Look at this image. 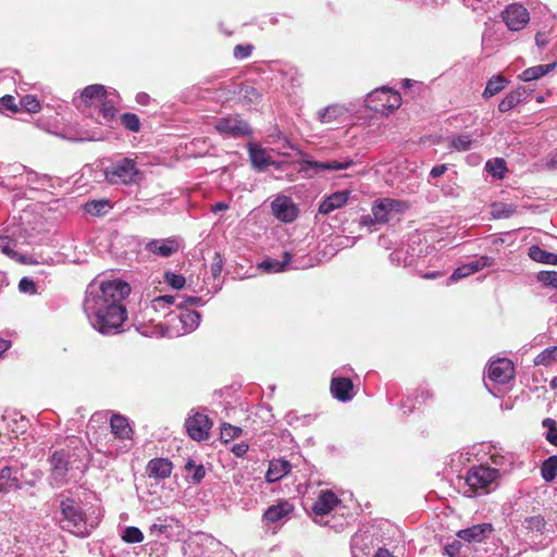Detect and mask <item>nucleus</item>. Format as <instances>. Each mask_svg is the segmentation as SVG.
Instances as JSON below:
<instances>
[{
  "mask_svg": "<svg viewBox=\"0 0 557 557\" xmlns=\"http://www.w3.org/2000/svg\"><path fill=\"white\" fill-rule=\"evenodd\" d=\"M131 290V285L121 278L92 280L86 287L83 305L90 325L103 335L119 333L127 319L123 301Z\"/></svg>",
  "mask_w": 557,
  "mask_h": 557,
  "instance_id": "nucleus-1",
  "label": "nucleus"
},
{
  "mask_svg": "<svg viewBox=\"0 0 557 557\" xmlns=\"http://www.w3.org/2000/svg\"><path fill=\"white\" fill-rule=\"evenodd\" d=\"M57 500L61 515L59 518L61 528L76 536L87 537L96 524L88 521L82 500L74 497L70 491L60 493Z\"/></svg>",
  "mask_w": 557,
  "mask_h": 557,
  "instance_id": "nucleus-2",
  "label": "nucleus"
},
{
  "mask_svg": "<svg viewBox=\"0 0 557 557\" xmlns=\"http://www.w3.org/2000/svg\"><path fill=\"white\" fill-rule=\"evenodd\" d=\"M106 181L111 185H135L143 178V173L134 159L124 157L113 160L103 170Z\"/></svg>",
  "mask_w": 557,
  "mask_h": 557,
  "instance_id": "nucleus-3",
  "label": "nucleus"
},
{
  "mask_svg": "<svg viewBox=\"0 0 557 557\" xmlns=\"http://www.w3.org/2000/svg\"><path fill=\"white\" fill-rule=\"evenodd\" d=\"M364 106L374 113L388 115L401 106V96L397 90L382 86L367 95Z\"/></svg>",
  "mask_w": 557,
  "mask_h": 557,
  "instance_id": "nucleus-4",
  "label": "nucleus"
},
{
  "mask_svg": "<svg viewBox=\"0 0 557 557\" xmlns=\"http://www.w3.org/2000/svg\"><path fill=\"white\" fill-rule=\"evenodd\" d=\"M170 327L162 333L164 336H182L196 331L200 324L201 314L194 309L176 308L169 314Z\"/></svg>",
  "mask_w": 557,
  "mask_h": 557,
  "instance_id": "nucleus-5",
  "label": "nucleus"
},
{
  "mask_svg": "<svg viewBox=\"0 0 557 557\" xmlns=\"http://www.w3.org/2000/svg\"><path fill=\"white\" fill-rule=\"evenodd\" d=\"M499 469L484 465L472 466L465 476V483L468 486L465 494L472 497L479 490L487 488L499 478Z\"/></svg>",
  "mask_w": 557,
  "mask_h": 557,
  "instance_id": "nucleus-6",
  "label": "nucleus"
},
{
  "mask_svg": "<svg viewBox=\"0 0 557 557\" xmlns=\"http://www.w3.org/2000/svg\"><path fill=\"white\" fill-rule=\"evenodd\" d=\"M190 557H224L227 548L212 535L199 533L188 543Z\"/></svg>",
  "mask_w": 557,
  "mask_h": 557,
  "instance_id": "nucleus-7",
  "label": "nucleus"
},
{
  "mask_svg": "<svg viewBox=\"0 0 557 557\" xmlns=\"http://www.w3.org/2000/svg\"><path fill=\"white\" fill-rule=\"evenodd\" d=\"M515 377L513 363L508 358H498L490 363L487 368V380L484 381L486 388L497 397V393L492 389L494 385H505Z\"/></svg>",
  "mask_w": 557,
  "mask_h": 557,
  "instance_id": "nucleus-8",
  "label": "nucleus"
},
{
  "mask_svg": "<svg viewBox=\"0 0 557 557\" xmlns=\"http://www.w3.org/2000/svg\"><path fill=\"white\" fill-rule=\"evenodd\" d=\"M381 542V529L373 523H362L350 537V548L359 549L364 555H369L371 549L379 546Z\"/></svg>",
  "mask_w": 557,
  "mask_h": 557,
  "instance_id": "nucleus-9",
  "label": "nucleus"
},
{
  "mask_svg": "<svg viewBox=\"0 0 557 557\" xmlns=\"http://www.w3.org/2000/svg\"><path fill=\"white\" fill-rule=\"evenodd\" d=\"M117 104L119 94L113 90L104 97V101L99 102L89 113L98 124L113 127V124L117 122Z\"/></svg>",
  "mask_w": 557,
  "mask_h": 557,
  "instance_id": "nucleus-10",
  "label": "nucleus"
},
{
  "mask_svg": "<svg viewBox=\"0 0 557 557\" xmlns=\"http://www.w3.org/2000/svg\"><path fill=\"white\" fill-rule=\"evenodd\" d=\"M70 453L65 449L54 450L48 458L50 463V484L52 486H62L67 483V473L70 470Z\"/></svg>",
  "mask_w": 557,
  "mask_h": 557,
  "instance_id": "nucleus-11",
  "label": "nucleus"
},
{
  "mask_svg": "<svg viewBox=\"0 0 557 557\" xmlns=\"http://www.w3.org/2000/svg\"><path fill=\"white\" fill-rule=\"evenodd\" d=\"M546 525L547 522L541 515L525 517L522 521V528L533 548L542 549L549 544L550 539H542L546 533Z\"/></svg>",
  "mask_w": 557,
  "mask_h": 557,
  "instance_id": "nucleus-12",
  "label": "nucleus"
},
{
  "mask_svg": "<svg viewBox=\"0 0 557 557\" xmlns=\"http://www.w3.org/2000/svg\"><path fill=\"white\" fill-rule=\"evenodd\" d=\"M185 428L191 440L202 442L209 438L212 421L205 413L193 412L186 419Z\"/></svg>",
  "mask_w": 557,
  "mask_h": 557,
  "instance_id": "nucleus-13",
  "label": "nucleus"
},
{
  "mask_svg": "<svg viewBox=\"0 0 557 557\" xmlns=\"http://www.w3.org/2000/svg\"><path fill=\"white\" fill-rule=\"evenodd\" d=\"M215 129L220 134L233 138L246 137L252 134L249 124L237 116H227L219 119L215 124Z\"/></svg>",
  "mask_w": 557,
  "mask_h": 557,
  "instance_id": "nucleus-14",
  "label": "nucleus"
},
{
  "mask_svg": "<svg viewBox=\"0 0 557 557\" xmlns=\"http://www.w3.org/2000/svg\"><path fill=\"white\" fill-rule=\"evenodd\" d=\"M502 17L512 32L523 29L530 21L529 11L521 3H511L505 8Z\"/></svg>",
  "mask_w": 557,
  "mask_h": 557,
  "instance_id": "nucleus-15",
  "label": "nucleus"
},
{
  "mask_svg": "<svg viewBox=\"0 0 557 557\" xmlns=\"http://www.w3.org/2000/svg\"><path fill=\"white\" fill-rule=\"evenodd\" d=\"M348 168V160L345 161H336V160H326V161H314V160H302L300 162L299 171L304 173L306 177H313L319 175L324 171H337L345 170Z\"/></svg>",
  "mask_w": 557,
  "mask_h": 557,
  "instance_id": "nucleus-16",
  "label": "nucleus"
},
{
  "mask_svg": "<svg viewBox=\"0 0 557 557\" xmlns=\"http://www.w3.org/2000/svg\"><path fill=\"white\" fill-rule=\"evenodd\" d=\"M493 532V524L490 522H483L461 529L456 533V535L459 540L466 543L476 544L486 541Z\"/></svg>",
  "mask_w": 557,
  "mask_h": 557,
  "instance_id": "nucleus-17",
  "label": "nucleus"
},
{
  "mask_svg": "<svg viewBox=\"0 0 557 557\" xmlns=\"http://www.w3.org/2000/svg\"><path fill=\"white\" fill-rule=\"evenodd\" d=\"M110 92L111 91H108L103 85H89L81 91L78 99H73V102L76 107L84 104L85 107L92 110L99 102L104 101V97H107Z\"/></svg>",
  "mask_w": 557,
  "mask_h": 557,
  "instance_id": "nucleus-18",
  "label": "nucleus"
},
{
  "mask_svg": "<svg viewBox=\"0 0 557 557\" xmlns=\"http://www.w3.org/2000/svg\"><path fill=\"white\" fill-rule=\"evenodd\" d=\"M271 209L273 215L285 223H290L298 216V208L287 196L276 197L271 203Z\"/></svg>",
  "mask_w": 557,
  "mask_h": 557,
  "instance_id": "nucleus-19",
  "label": "nucleus"
},
{
  "mask_svg": "<svg viewBox=\"0 0 557 557\" xmlns=\"http://www.w3.org/2000/svg\"><path fill=\"white\" fill-rule=\"evenodd\" d=\"M180 247L181 239L176 236H171L162 239H151L146 244L145 249L152 255L169 258L177 252Z\"/></svg>",
  "mask_w": 557,
  "mask_h": 557,
  "instance_id": "nucleus-20",
  "label": "nucleus"
},
{
  "mask_svg": "<svg viewBox=\"0 0 557 557\" xmlns=\"http://www.w3.org/2000/svg\"><path fill=\"white\" fill-rule=\"evenodd\" d=\"M494 264V259L490 256H481L478 257L460 267L455 269V271L449 276L450 282H457L461 278H465L471 274L479 272L484 268L492 267Z\"/></svg>",
  "mask_w": 557,
  "mask_h": 557,
  "instance_id": "nucleus-21",
  "label": "nucleus"
},
{
  "mask_svg": "<svg viewBox=\"0 0 557 557\" xmlns=\"http://www.w3.org/2000/svg\"><path fill=\"white\" fill-rule=\"evenodd\" d=\"M341 499L332 490H321L317 499L311 506V511L315 516H327L336 507L341 505Z\"/></svg>",
  "mask_w": 557,
  "mask_h": 557,
  "instance_id": "nucleus-22",
  "label": "nucleus"
},
{
  "mask_svg": "<svg viewBox=\"0 0 557 557\" xmlns=\"http://www.w3.org/2000/svg\"><path fill=\"white\" fill-rule=\"evenodd\" d=\"M22 471L12 466H4L0 469V494H8L22 490Z\"/></svg>",
  "mask_w": 557,
  "mask_h": 557,
  "instance_id": "nucleus-23",
  "label": "nucleus"
},
{
  "mask_svg": "<svg viewBox=\"0 0 557 557\" xmlns=\"http://www.w3.org/2000/svg\"><path fill=\"white\" fill-rule=\"evenodd\" d=\"M391 212L385 207L384 200H376L372 206V214L362 215L360 218L361 226H375L376 224H384L389 220Z\"/></svg>",
  "mask_w": 557,
  "mask_h": 557,
  "instance_id": "nucleus-24",
  "label": "nucleus"
},
{
  "mask_svg": "<svg viewBox=\"0 0 557 557\" xmlns=\"http://www.w3.org/2000/svg\"><path fill=\"white\" fill-rule=\"evenodd\" d=\"M348 201V189L335 191L324 198L320 203L318 212L324 215H331L333 212L342 209Z\"/></svg>",
  "mask_w": 557,
  "mask_h": 557,
  "instance_id": "nucleus-25",
  "label": "nucleus"
},
{
  "mask_svg": "<svg viewBox=\"0 0 557 557\" xmlns=\"http://www.w3.org/2000/svg\"><path fill=\"white\" fill-rule=\"evenodd\" d=\"M172 470L173 463L168 458H153L146 467L148 476L153 479H166L171 475Z\"/></svg>",
  "mask_w": 557,
  "mask_h": 557,
  "instance_id": "nucleus-26",
  "label": "nucleus"
},
{
  "mask_svg": "<svg viewBox=\"0 0 557 557\" xmlns=\"http://www.w3.org/2000/svg\"><path fill=\"white\" fill-rule=\"evenodd\" d=\"M294 506L287 500L271 505L263 513V520L267 523H278L286 519V517L293 511Z\"/></svg>",
  "mask_w": 557,
  "mask_h": 557,
  "instance_id": "nucleus-27",
  "label": "nucleus"
},
{
  "mask_svg": "<svg viewBox=\"0 0 557 557\" xmlns=\"http://www.w3.org/2000/svg\"><path fill=\"white\" fill-rule=\"evenodd\" d=\"M248 153L251 166L258 172H263L271 164H274L268 156L265 149L259 147L256 144H248Z\"/></svg>",
  "mask_w": 557,
  "mask_h": 557,
  "instance_id": "nucleus-28",
  "label": "nucleus"
},
{
  "mask_svg": "<svg viewBox=\"0 0 557 557\" xmlns=\"http://www.w3.org/2000/svg\"><path fill=\"white\" fill-rule=\"evenodd\" d=\"M423 252V249L420 248L418 253H416V249L411 247L410 244L407 247H403L393 251L389 255V259L393 263L398 265L403 264L404 267H413L416 264L417 258Z\"/></svg>",
  "mask_w": 557,
  "mask_h": 557,
  "instance_id": "nucleus-29",
  "label": "nucleus"
},
{
  "mask_svg": "<svg viewBox=\"0 0 557 557\" xmlns=\"http://www.w3.org/2000/svg\"><path fill=\"white\" fill-rule=\"evenodd\" d=\"M292 470V465L285 459H273L269 463L265 473V480L269 483H274L286 476Z\"/></svg>",
  "mask_w": 557,
  "mask_h": 557,
  "instance_id": "nucleus-30",
  "label": "nucleus"
},
{
  "mask_svg": "<svg viewBox=\"0 0 557 557\" xmlns=\"http://www.w3.org/2000/svg\"><path fill=\"white\" fill-rule=\"evenodd\" d=\"M111 432L116 438L127 440L132 437L133 430L128 419L120 413H114L110 419Z\"/></svg>",
  "mask_w": 557,
  "mask_h": 557,
  "instance_id": "nucleus-31",
  "label": "nucleus"
},
{
  "mask_svg": "<svg viewBox=\"0 0 557 557\" xmlns=\"http://www.w3.org/2000/svg\"><path fill=\"white\" fill-rule=\"evenodd\" d=\"M431 397L432 395L426 388H418L414 393L406 396V399L400 403V409L404 414L411 413L416 404H423Z\"/></svg>",
  "mask_w": 557,
  "mask_h": 557,
  "instance_id": "nucleus-32",
  "label": "nucleus"
},
{
  "mask_svg": "<svg viewBox=\"0 0 557 557\" xmlns=\"http://www.w3.org/2000/svg\"><path fill=\"white\" fill-rule=\"evenodd\" d=\"M292 261V255L288 251H284L283 259H265L259 263V269L267 273H280L288 269V264Z\"/></svg>",
  "mask_w": 557,
  "mask_h": 557,
  "instance_id": "nucleus-33",
  "label": "nucleus"
},
{
  "mask_svg": "<svg viewBox=\"0 0 557 557\" xmlns=\"http://www.w3.org/2000/svg\"><path fill=\"white\" fill-rule=\"evenodd\" d=\"M491 459L492 462L496 467H499L503 472H507L515 467L519 458L513 453L506 451L500 448L492 454Z\"/></svg>",
  "mask_w": 557,
  "mask_h": 557,
  "instance_id": "nucleus-34",
  "label": "nucleus"
},
{
  "mask_svg": "<svg viewBox=\"0 0 557 557\" xmlns=\"http://www.w3.org/2000/svg\"><path fill=\"white\" fill-rule=\"evenodd\" d=\"M556 65L557 63L554 62L528 67L521 74H519L518 78L522 82H532L540 79L541 77L552 72L556 67Z\"/></svg>",
  "mask_w": 557,
  "mask_h": 557,
  "instance_id": "nucleus-35",
  "label": "nucleus"
},
{
  "mask_svg": "<svg viewBox=\"0 0 557 557\" xmlns=\"http://www.w3.org/2000/svg\"><path fill=\"white\" fill-rule=\"evenodd\" d=\"M330 392L332 396L343 403L348 401V377L333 375Z\"/></svg>",
  "mask_w": 557,
  "mask_h": 557,
  "instance_id": "nucleus-36",
  "label": "nucleus"
},
{
  "mask_svg": "<svg viewBox=\"0 0 557 557\" xmlns=\"http://www.w3.org/2000/svg\"><path fill=\"white\" fill-rule=\"evenodd\" d=\"M528 256L531 260L548 265H557V253L542 249L539 245H532L528 249Z\"/></svg>",
  "mask_w": 557,
  "mask_h": 557,
  "instance_id": "nucleus-37",
  "label": "nucleus"
},
{
  "mask_svg": "<svg viewBox=\"0 0 557 557\" xmlns=\"http://www.w3.org/2000/svg\"><path fill=\"white\" fill-rule=\"evenodd\" d=\"M83 209L92 216H103L112 209V203L108 199H95L87 201Z\"/></svg>",
  "mask_w": 557,
  "mask_h": 557,
  "instance_id": "nucleus-38",
  "label": "nucleus"
},
{
  "mask_svg": "<svg viewBox=\"0 0 557 557\" xmlns=\"http://www.w3.org/2000/svg\"><path fill=\"white\" fill-rule=\"evenodd\" d=\"M509 84V81L504 77L502 74H497L492 76L485 86V89L483 90V98L487 99L491 98L500 91H503L507 85Z\"/></svg>",
  "mask_w": 557,
  "mask_h": 557,
  "instance_id": "nucleus-39",
  "label": "nucleus"
},
{
  "mask_svg": "<svg viewBox=\"0 0 557 557\" xmlns=\"http://www.w3.org/2000/svg\"><path fill=\"white\" fill-rule=\"evenodd\" d=\"M173 521H174V519L159 518L157 520V522L152 523L149 527L150 535L156 536V537H165V539L171 537V535H172V533H171L172 524L171 523Z\"/></svg>",
  "mask_w": 557,
  "mask_h": 557,
  "instance_id": "nucleus-40",
  "label": "nucleus"
},
{
  "mask_svg": "<svg viewBox=\"0 0 557 557\" xmlns=\"http://www.w3.org/2000/svg\"><path fill=\"white\" fill-rule=\"evenodd\" d=\"M541 476L546 483L553 482L557 476V455L549 456L541 465Z\"/></svg>",
  "mask_w": 557,
  "mask_h": 557,
  "instance_id": "nucleus-41",
  "label": "nucleus"
},
{
  "mask_svg": "<svg viewBox=\"0 0 557 557\" xmlns=\"http://www.w3.org/2000/svg\"><path fill=\"white\" fill-rule=\"evenodd\" d=\"M184 469L189 475V480L193 484H199L206 475V469L203 465L197 463L190 458L186 461Z\"/></svg>",
  "mask_w": 557,
  "mask_h": 557,
  "instance_id": "nucleus-42",
  "label": "nucleus"
},
{
  "mask_svg": "<svg viewBox=\"0 0 557 557\" xmlns=\"http://www.w3.org/2000/svg\"><path fill=\"white\" fill-rule=\"evenodd\" d=\"M462 541L457 539L453 540L443 545V552L449 557H468L469 547L461 543Z\"/></svg>",
  "mask_w": 557,
  "mask_h": 557,
  "instance_id": "nucleus-43",
  "label": "nucleus"
},
{
  "mask_svg": "<svg viewBox=\"0 0 557 557\" xmlns=\"http://www.w3.org/2000/svg\"><path fill=\"white\" fill-rule=\"evenodd\" d=\"M238 96L240 99L249 104L259 103L261 100V92L253 86L242 84L238 88Z\"/></svg>",
  "mask_w": 557,
  "mask_h": 557,
  "instance_id": "nucleus-44",
  "label": "nucleus"
},
{
  "mask_svg": "<svg viewBox=\"0 0 557 557\" xmlns=\"http://www.w3.org/2000/svg\"><path fill=\"white\" fill-rule=\"evenodd\" d=\"M473 144L472 136L470 134H459L449 138V148L465 152L471 149Z\"/></svg>",
  "mask_w": 557,
  "mask_h": 557,
  "instance_id": "nucleus-45",
  "label": "nucleus"
},
{
  "mask_svg": "<svg viewBox=\"0 0 557 557\" xmlns=\"http://www.w3.org/2000/svg\"><path fill=\"white\" fill-rule=\"evenodd\" d=\"M485 170L493 177L503 178L507 172V164L504 159L495 158L485 163Z\"/></svg>",
  "mask_w": 557,
  "mask_h": 557,
  "instance_id": "nucleus-46",
  "label": "nucleus"
},
{
  "mask_svg": "<svg viewBox=\"0 0 557 557\" xmlns=\"http://www.w3.org/2000/svg\"><path fill=\"white\" fill-rule=\"evenodd\" d=\"M557 359V346H550L542 350L535 358V366H549Z\"/></svg>",
  "mask_w": 557,
  "mask_h": 557,
  "instance_id": "nucleus-47",
  "label": "nucleus"
},
{
  "mask_svg": "<svg viewBox=\"0 0 557 557\" xmlns=\"http://www.w3.org/2000/svg\"><path fill=\"white\" fill-rule=\"evenodd\" d=\"M120 121L123 127L129 132L137 133L140 131V120L135 113H123Z\"/></svg>",
  "mask_w": 557,
  "mask_h": 557,
  "instance_id": "nucleus-48",
  "label": "nucleus"
},
{
  "mask_svg": "<svg viewBox=\"0 0 557 557\" xmlns=\"http://www.w3.org/2000/svg\"><path fill=\"white\" fill-rule=\"evenodd\" d=\"M536 280L544 287H550V288L557 289V271H554V270L540 271L536 275Z\"/></svg>",
  "mask_w": 557,
  "mask_h": 557,
  "instance_id": "nucleus-49",
  "label": "nucleus"
},
{
  "mask_svg": "<svg viewBox=\"0 0 557 557\" xmlns=\"http://www.w3.org/2000/svg\"><path fill=\"white\" fill-rule=\"evenodd\" d=\"M542 425L544 429H546V432H545L546 441L549 444L557 446V423H556V421L552 418H545L542 421Z\"/></svg>",
  "mask_w": 557,
  "mask_h": 557,
  "instance_id": "nucleus-50",
  "label": "nucleus"
},
{
  "mask_svg": "<svg viewBox=\"0 0 557 557\" xmlns=\"http://www.w3.org/2000/svg\"><path fill=\"white\" fill-rule=\"evenodd\" d=\"M122 540L128 544L140 543L144 541V534L137 527H126L122 533Z\"/></svg>",
  "mask_w": 557,
  "mask_h": 557,
  "instance_id": "nucleus-51",
  "label": "nucleus"
},
{
  "mask_svg": "<svg viewBox=\"0 0 557 557\" xmlns=\"http://www.w3.org/2000/svg\"><path fill=\"white\" fill-rule=\"evenodd\" d=\"M26 174L27 183L34 185V188L36 189L45 188L50 181V177L47 174H38L33 170H27Z\"/></svg>",
  "mask_w": 557,
  "mask_h": 557,
  "instance_id": "nucleus-52",
  "label": "nucleus"
},
{
  "mask_svg": "<svg viewBox=\"0 0 557 557\" xmlns=\"http://www.w3.org/2000/svg\"><path fill=\"white\" fill-rule=\"evenodd\" d=\"M320 524L329 527L334 530L336 533L343 532L347 527L348 522L344 516L336 517L332 516L327 520L323 521V519L318 521Z\"/></svg>",
  "mask_w": 557,
  "mask_h": 557,
  "instance_id": "nucleus-53",
  "label": "nucleus"
},
{
  "mask_svg": "<svg viewBox=\"0 0 557 557\" xmlns=\"http://www.w3.org/2000/svg\"><path fill=\"white\" fill-rule=\"evenodd\" d=\"M182 299V296H178V295H163V296H159V297H156L153 300H152V305L154 307V309H165L170 306H175L177 305V302H180Z\"/></svg>",
  "mask_w": 557,
  "mask_h": 557,
  "instance_id": "nucleus-54",
  "label": "nucleus"
},
{
  "mask_svg": "<svg viewBox=\"0 0 557 557\" xmlns=\"http://www.w3.org/2000/svg\"><path fill=\"white\" fill-rule=\"evenodd\" d=\"M520 103V99L517 97L515 91L508 92L498 103V110L502 113H506Z\"/></svg>",
  "mask_w": 557,
  "mask_h": 557,
  "instance_id": "nucleus-55",
  "label": "nucleus"
},
{
  "mask_svg": "<svg viewBox=\"0 0 557 557\" xmlns=\"http://www.w3.org/2000/svg\"><path fill=\"white\" fill-rule=\"evenodd\" d=\"M20 104L28 113H37L41 109L38 98L34 95H26L22 97Z\"/></svg>",
  "mask_w": 557,
  "mask_h": 557,
  "instance_id": "nucleus-56",
  "label": "nucleus"
},
{
  "mask_svg": "<svg viewBox=\"0 0 557 557\" xmlns=\"http://www.w3.org/2000/svg\"><path fill=\"white\" fill-rule=\"evenodd\" d=\"M164 282L174 289H181L184 287L186 278L182 274L166 271L164 273Z\"/></svg>",
  "mask_w": 557,
  "mask_h": 557,
  "instance_id": "nucleus-57",
  "label": "nucleus"
},
{
  "mask_svg": "<svg viewBox=\"0 0 557 557\" xmlns=\"http://www.w3.org/2000/svg\"><path fill=\"white\" fill-rule=\"evenodd\" d=\"M385 207L387 210L393 213H403L405 212L409 206L406 201L392 199V198H383Z\"/></svg>",
  "mask_w": 557,
  "mask_h": 557,
  "instance_id": "nucleus-58",
  "label": "nucleus"
},
{
  "mask_svg": "<svg viewBox=\"0 0 557 557\" xmlns=\"http://www.w3.org/2000/svg\"><path fill=\"white\" fill-rule=\"evenodd\" d=\"M242 429L230 423H223L221 428V440L228 442L242 434Z\"/></svg>",
  "mask_w": 557,
  "mask_h": 557,
  "instance_id": "nucleus-59",
  "label": "nucleus"
},
{
  "mask_svg": "<svg viewBox=\"0 0 557 557\" xmlns=\"http://www.w3.org/2000/svg\"><path fill=\"white\" fill-rule=\"evenodd\" d=\"M16 247V240L9 236L0 235V250L9 256L14 257L16 255L14 248Z\"/></svg>",
  "mask_w": 557,
  "mask_h": 557,
  "instance_id": "nucleus-60",
  "label": "nucleus"
},
{
  "mask_svg": "<svg viewBox=\"0 0 557 557\" xmlns=\"http://www.w3.org/2000/svg\"><path fill=\"white\" fill-rule=\"evenodd\" d=\"M253 49L255 47L251 44L236 45L233 49V55L237 60H245L251 55Z\"/></svg>",
  "mask_w": 557,
  "mask_h": 557,
  "instance_id": "nucleus-61",
  "label": "nucleus"
},
{
  "mask_svg": "<svg viewBox=\"0 0 557 557\" xmlns=\"http://www.w3.org/2000/svg\"><path fill=\"white\" fill-rule=\"evenodd\" d=\"M0 171L3 174H5L7 176L17 177V176L22 175L23 173H26L27 168L21 163H12V164L4 165Z\"/></svg>",
  "mask_w": 557,
  "mask_h": 557,
  "instance_id": "nucleus-62",
  "label": "nucleus"
},
{
  "mask_svg": "<svg viewBox=\"0 0 557 557\" xmlns=\"http://www.w3.org/2000/svg\"><path fill=\"white\" fill-rule=\"evenodd\" d=\"M338 108L336 106H330L321 109L318 112V117L321 123H330L337 116Z\"/></svg>",
  "mask_w": 557,
  "mask_h": 557,
  "instance_id": "nucleus-63",
  "label": "nucleus"
},
{
  "mask_svg": "<svg viewBox=\"0 0 557 557\" xmlns=\"http://www.w3.org/2000/svg\"><path fill=\"white\" fill-rule=\"evenodd\" d=\"M18 289L23 294L35 295L37 293V285L32 278L24 276L20 280Z\"/></svg>",
  "mask_w": 557,
  "mask_h": 557,
  "instance_id": "nucleus-64",
  "label": "nucleus"
}]
</instances>
